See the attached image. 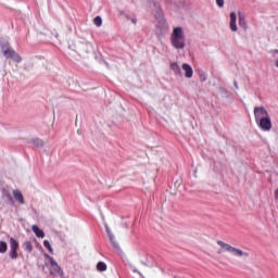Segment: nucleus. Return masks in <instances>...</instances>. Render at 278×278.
<instances>
[{"instance_id":"1","label":"nucleus","mask_w":278,"mask_h":278,"mask_svg":"<svg viewBox=\"0 0 278 278\" xmlns=\"http://www.w3.org/2000/svg\"><path fill=\"white\" fill-rule=\"evenodd\" d=\"M254 118L257 127H260L262 131H270L273 129V121L270 119V114L266 108L255 106Z\"/></svg>"},{"instance_id":"2","label":"nucleus","mask_w":278,"mask_h":278,"mask_svg":"<svg viewBox=\"0 0 278 278\" xmlns=\"http://www.w3.org/2000/svg\"><path fill=\"white\" fill-rule=\"evenodd\" d=\"M169 42L176 51H184L186 49V30H184V27L176 26L173 28Z\"/></svg>"},{"instance_id":"3","label":"nucleus","mask_w":278,"mask_h":278,"mask_svg":"<svg viewBox=\"0 0 278 278\" xmlns=\"http://www.w3.org/2000/svg\"><path fill=\"white\" fill-rule=\"evenodd\" d=\"M218 247H220L222 250L218 251V253H223V251H226V253H230L232 257H239L245 260V257H249V252L238 249L236 247H232L229 243H225V241H217Z\"/></svg>"},{"instance_id":"4","label":"nucleus","mask_w":278,"mask_h":278,"mask_svg":"<svg viewBox=\"0 0 278 278\" xmlns=\"http://www.w3.org/2000/svg\"><path fill=\"white\" fill-rule=\"evenodd\" d=\"M46 257L50 262V266H51L50 273H51V275L62 276L63 275L62 268H60V265H58V262H55V260H53V257L49 256V254H46Z\"/></svg>"},{"instance_id":"5","label":"nucleus","mask_w":278,"mask_h":278,"mask_svg":"<svg viewBox=\"0 0 278 278\" xmlns=\"http://www.w3.org/2000/svg\"><path fill=\"white\" fill-rule=\"evenodd\" d=\"M10 257L11 260H16L18 257V242L16 241V239L11 238L10 239Z\"/></svg>"},{"instance_id":"6","label":"nucleus","mask_w":278,"mask_h":278,"mask_svg":"<svg viewBox=\"0 0 278 278\" xmlns=\"http://www.w3.org/2000/svg\"><path fill=\"white\" fill-rule=\"evenodd\" d=\"M3 55H5V58H11V60H13V62H16L17 64L21 63L23 60L21 55L11 48L3 50Z\"/></svg>"},{"instance_id":"7","label":"nucleus","mask_w":278,"mask_h":278,"mask_svg":"<svg viewBox=\"0 0 278 278\" xmlns=\"http://www.w3.org/2000/svg\"><path fill=\"white\" fill-rule=\"evenodd\" d=\"M168 31V24L166 20H161L156 25V34L157 36H164Z\"/></svg>"},{"instance_id":"8","label":"nucleus","mask_w":278,"mask_h":278,"mask_svg":"<svg viewBox=\"0 0 278 278\" xmlns=\"http://www.w3.org/2000/svg\"><path fill=\"white\" fill-rule=\"evenodd\" d=\"M181 71L186 77V79H192L193 75H194V70L191 67L190 64L188 63H184L181 65Z\"/></svg>"},{"instance_id":"9","label":"nucleus","mask_w":278,"mask_h":278,"mask_svg":"<svg viewBox=\"0 0 278 278\" xmlns=\"http://www.w3.org/2000/svg\"><path fill=\"white\" fill-rule=\"evenodd\" d=\"M238 15L236 14V12H231L230 13V23H229V27L231 29V31H238Z\"/></svg>"},{"instance_id":"10","label":"nucleus","mask_w":278,"mask_h":278,"mask_svg":"<svg viewBox=\"0 0 278 278\" xmlns=\"http://www.w3.org/2000/svg\"><path fill=\"white\" fill-rule=\"evenodd\" d=\"M106 233L109 236L110 242L113 244L115 249H118V242H116V238L114 237V233H112V230H110V227H105Z\"/></svg>"},{"instance_id":"11","label":"nucleus","mask_w":278,"mask_h":278,"mask_svg":"<svg viewBox=\"0 0 278 278\" xmlns=\"http://www.w3.org/2000/svg\"><path fill=\"white\" fill-rule=\"evenodd\" d=\"M13 197H14L15 201H18V203L21 205H23V203H25V199L23 198V193L21 192V190H18V189L13 190Z\"/></svg>"},{"instance_id":"12","label":"nucleus","mask_w":278,"mask_h":278,"mask_svg":"<svg viewBox=\"0 0 278 278\" xmlns=\"http://www.w3.org/2000/svg\"><path fill=\"white\" fill-rule=\"evenodd\" d=\"M31 229L37 238H45V231L38 227V225H33Z\"/></svg>"},{"instance_id":"13","label":"nucleus","mask_w":278,"mask_h":278,"mask_svg":"<svg viewBox=\"0 0 278 278\" xmlns=\"http://www.w3.org/2000/svg\"><path fill=\"white\" fill-rule=\"evenodd\" d=\"M170 71H173L176 75H181V67H179V64L177 62H173L169 65Z\"/></svg>"},{"instance_id":"14","label":"nucleus","mask_w":278,"mask_h":278,"mask_svg":"<svg viewBox=\"0 0 278 278\" xmlns=\"http://www.w3.org/2000/svg\"><path fill=\"white\" fill-rule=\"evenodd\" d=\"M239 26L242 27V29H248V24H247V17L244 15L239 14Z\"/></svg>"},{"instance_id":"15","label":"nucleus","mask_w":278,"mask_h":278,"mask_svg":"<svg viewBox=\"0 0 278 278\" xmlns=\"http://www.w3.org/2000/svg\"><path fill=\"white\" fill-rule=\"evenodd\" d=\"M97 269L100 271V273H104V270H108V265L103 262H99L97 264Z\"/></svg>"},{"instance_id":"16","label":"nucleus","mask_w":278,"mask_h":278,"mask_svg":"<svg viewBox=\"0 0 278 278\" xmlns=\"http://www.w3.org/2000/svg\"><path fill=\"white\" fill-rule=\"evenodd\" d=\"M24 247H25V251H27V253H31V251H34V245H31L30 241H25Z\"/></svg>"},{"instance_id":"17","label":"nucleus","mask_w":278,"mask_h":278,"mask_svg":"<svg viewBox=\"0 0 278 278\" xmlns=\"http://www.w3.org/2000/svg\"><path fill=\"white\" fill-rule=\"evenodd\" d=\"M93 25H96V27H101V25H103V18H101V16H96L93 18Z\"/></svg>"},{"instance_id":"18","label":"nucleus","mask_w":278,"mask_h":278,"mask_svg":"<svg viewBox=\"0 0 278 278\" xmlns=\"http://www.w3.org/2000/svg\"><path fill=\"white\" fill-rule=\"evenodd\" d=\"M8 252V243L5 241H0V253H7Z\"/></svg>"},{"instance_id":"19","label":"nucleus","mask_w":278,"mask_h":278,"mask_svg":"<svg viewBox=\"0 0 278 278\" xmlns=\"http://www.w3.org/2000/svg\"><path fill=\"white\" fill-rule=\"evenodd\" d=\"M3 197H5L10 203L14 204V199L12 198V194H10V191H3Z\"/></svg>"},{"instance_id":"20","label":"nucleus","mask_w":278,"mask_h":278,"mask_svg":"<svg viewBox=\"0 0 278 278\" xmlns=\"http://www.w3.org/2000/svg\"><path fill=\"white\" fill-rule=\"evenodd\" d=\"M43 247L49 251V253H53V248H51V242L45 240L43 241Z\"/></svg>"},{"instance_id":"21","label":"nucleus","mask_w":278,"mask_h":278,"mask_svg":"<svg viewBox=\"0 0 278 278\" xmlns=\"http://www.w3.org/2000/svg\"><path fill=\"white\" fill-rule=\"evenodd\" d=\"M274 60L276 61V68L278 70V50L271 52Z\"/></svg>"},{"instance_id":"22","label":"nucleus","mask_w":278,"mask_h":278,"mask_svg":"<svg viewBox=\"0 0 278 278\" xmlns=\"http://www.w3.org/2000/svg\"><path fill=\"white\" fill-rule=\"evenodd\" d=\"M33 142L36 147H42L45 144L40 139H35Z\"/></svg>"},{"instance_id":"23","label":"nucleus","mask_w":278,"mask_h":278,"mask_svg":"<svg viewBox=\"0 0 278 278\" xmlns=\"http://www.w3.org/2000/svg\"><path fill=\"white\" fill-rule=\"evenodd\" d=\"M216 4L218 8H224L225 7V0H216Z\"/></svg>"},{"instance_id":"24","label":"nucleus","mask_w":278,"mask_h":278,"mask_svg":"<svg viewBox=\"0 0 278 278\" xmlns=\"http://www.w3.org/2000/svg\"><path fill=\"white\" fill-rule=\"evenodd\" d=\"M274 194H275V199H278V188L276 189Z\"/></svg>"},{"instance_id":"25","label":"nucleus","mask_w":278,"mask_h":278,"mask_svg":"<svg viewBox=\"0 0 278 278\" xmlns=\"http://www.w3.org/2000/svg\"><path fill=\"white\" fill-rule=\"evenodd\" d=\"M132 23H135V24H136V20H132Z\"/></svg>"}]
</instances>
